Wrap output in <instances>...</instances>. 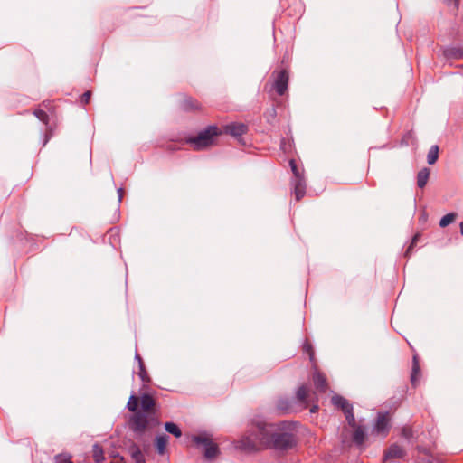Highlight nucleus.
<instances>
[{
	"mask_svg": "<svg viewBox=\"0 0 463 463\" xmlns=\"http://www.w3.org/2000/svg\"><path fill=\"white\" fill-rule=\"evenodd\" d=\"M293 445L292 434L284 432L279 425L266 423L252 425L250 433L237 442L239 449L248 451L269 448L287 449Z\"/></svg>",
	"mask_w": 463,
	"mask_h": 463,
	"instance_id": "1",
	"label": "nucleus"
},
{
	"mask_svg": "<svg viewBox=\"0 0 463 463\" xmlns=\"http://www.w3.org/2000/svg\"><path fill=\"white\" fill-rule=\"evenodd\" d=\"M128 409L134 412L129 425L136 432H143L158 423L156 402L149 394H144L140 398L131 395L128 402Z\"/></svg>",
	"mask_w": 463,
	"mask_h": 463,
	"instance_id": "2",
	"label": "nucleus"
},
{
	"mask_svg": "<svg viewBox=\"0 0 463 463\" xmlns=\"http://www.w3.org/2000/svg\"><path fill=\"white\" fill-rule=\"evenodd\" d=\"M223 132L235 137H241L247 132V126L242 123H233L224 127V129L217 126H210L196 137L186 138L185 142L194 150H202L217 143V138Z\"/></svg>",
	"mask_w": 463,
	"mask_h": 463,
	"instance_id": "3",
	"label": "nucleus"
},
{
	"mask_svg": "<svg viewBox=\"0 0 463 463\" xmlns=\"http://www.w3.org/2000/svg\"><path fill=\"white\" fill-rule=\"evenodd\" d=\"M194 441L197 444H202L205 448L204 457L208 459L214 458L218 453L219 449L215 443H213L208 435L203 434L198 435L194 438Z\"/></svg>",
	"mask_w": 463,
	"mask_h": 463,
	"instance_id": "4",
	"label": "nucleus"
},
{
	"mask_svg": "<svg viewBox=\"0 0 463 463\" xmlns=\"http://www.w3.org/2000/svg\"><path fill=\"white\" fill-rule=\"evenodd\" d=\"M332 402L334 405L340 408L344 411L346 420L348 422V425H354V416L353 414V408L348 403V402L341 396L335 395L332 397Z\"/></svg>",
	"mask_w": 463,
	"mask_h": 463,
	"instance_id": "5",
	"label": "nucleus"
},
{
	"mask_svg": "<svg viewBox=\"0 0 463 463\" xmlns=\"http://www.w3.org/2000/svg\"><path fill=\"white\" fill-rule=\"evenodd\" d=\"M312 380L318 392H326L327 390V382L326 375L321 373L317 364H313Z\"/></svg>",
	"mask_w": 463,
	"mask_h": 463,
	"instance_id": "6",
	"label": "nucleus"
},
{
	"mask_svg": "<svg viewBox=\"0 0 463 463\" xmlns=\"http://www.w3.org/2000/svg\"><path fill=\"white\" fill-rule=\"evenodd\" d=\"M390 420L391 417L388 413L378 414L374 427V431L377 435L386 436L388 434Z\"/></svg>",
	"mask_w": 463,
	"mask_h": 463,
	"instance_id": "7",
	"label": "nucleus"
},
{
	"mask_svg": "<svg viewBox=\"0 0 463 463\" xmlns=\"http://www.w3.org/2000/svg\"><path fill=\"white\" fill-rule=\"evenodd\" d=\"M288 74L285 70L279 71L275 79L274 89L279 95H283L288 89Z\"/></svg>",
	"mask_w": 463,
	"mask_h": 463,
	"instance_id": "8",
	"label": "nucleus"
},
{
	"mask_svg": "<svg viewBox=\"0 0 463 463\" xmlns=\"http://www.w3.org/2000/svg\"><path fill=\"white\" fill-rule=\"evenodd\" d=\"M405 456L404 449L399 445H392L384 453V460L400 459Z\"/></svg>",
	"mask_w": 463,
	"mask_h": 463,
	"instance_id": "9",
	"label": "nucleus"
},
{
	"mask_svg": "<svg viewBox=\"0 0 463 463\" xmlns=\"http://www.w3.org/2000/svg\"><path fill=\"white\" fill-rule=\"evenodd\" d=\"M306 194V183L303 177H298L295 181L294 194L297 201H299L304 197Z\"/></svg>",
	"mask_w": 463,
	"mask_h": 463,
	"instance_id": "10",
	"label": "nucleus"
},
{
	"mask_svg": "<svg viewBox=\"0 0 463 463\" xmlns=\"http://www.w3.org/2000/svg\"><path fill=\"white\" fill-rule=\"evenodd\" d=\"M354 430L353 439L357 445H362L365 439V433L363 427L356 425H349Z\"/></svg>",
	"mask_w": 463,
	"mask_h": 463,
	"instance_id": "11",
	"label": "nucleus"
},
{
	"mask_svg": "<svg viewBox=\"0 0 463 463\" xmlns=\"http://www.w3.org/2000/svg\"><path fill=\"white\" fill-rule=\"evenodd\" d=\"M310 394L311 392L309 388L303 385L298 388L297 397L301 402L307 404L309 402Z\"/></svg>",
	"mask_w": 463,
	"mask_h": 463,
	"instance_id": "12",
	"label": "nucleus"
},
{
	"mask_svg": "<svg viewBox=\"0 0 463 463\" xmlns=\"http://www.w3.org/2000/svg\"><path fill=\"white\" fill-rule=\"evenodd\" d=\"M429 176L430 171L427 168H424L418 173L417 184L420 188H423L426 185Z\"/></svg>",
	"mask_w": 463,
	"mask_h": 463,
	"instance_id": "13",
	"label": "nucleus"
},
{
	"mask_svg": "<svg viewBox=\"0 0 463 463\" xmlns=\"http://www.w3.org/2000/svg\"><path fill=\"white\" fill-rule=\"evenodd\" d=\"M168 445V438L165 435L159 436L156 439V446L159 454L163 455Z\"/></svg>",
	"mask_w": 463,
	"mask_h": 463,
	"instance_id": "14",
	"label": "nucleus"
},
{
	"mask_svg": "<svg viewBox=\"0 0 463 463\" xmlns=\"http://www.w3.org/2000/svg\"><path fill=\"white\" fill-rule=\"evenodd\" d=\"M165 428L167 432L173 434L176 438H179L182 436V431H181L180 428L173 422H166L165 425Z\"/></svg>",
	"mask_w": 463,
	"mask_h": 463,
	"instance_id": "15",
	"label": "nucleus"
},
{
	"mask_svg": "<svg viewBox=\"0 0 463 463\" xmlns=\"http://www.w3.org/2000/svg\"><path fill=\"white\" fill-rule=\"evenodd\" d=\"M439 157V147L438 146H433L429 150L428 156H427V161L430 165H433Z\"/></svg>",
	"mask_w": 463,
	"mask_h": 463,
	"instance_id": "16",
	"label": "nucleus"
},
{
	"mask_svg": "<svg viewBox=\"0 0 463 463\" xmlns=\"http://www.w3.org/2000/svg\"><path fill=\"white\" fill-rule=\"evenodd\" d=\"M130 450L132 458L135 460L136 463H146L144 455L137 447L133 446Z\"/></svg>",
	"mask_w": 463,
	"mask_h": 463,
	"instance_id": "17",
	"label": "nucleus"
},
{
	"mask_svg": "<svg viewBox=\"0 0 463 463\" xmlns=\"http://www.w3.org/2000/svg\"><path fill=\"white\" fill-rule=\"evenodd\" d=\"M138 359H139V373H138V374L144 383H148L150 381V379L147 374V372L145 369V365H144L141 358L138 357Z\"/></svg>",
	"mask_w": 463,
	"mask_h": 463,
	"instance_id": "18",
	"label": "nucleus"
},
{
	"mask_svg": "<svg viewBox=\"0 0 463 463\" xmlns=\"http://www.w3.org/2000/svg\"><path fill=\"white\" fill-rule=\"evenodd\" d=\"M456 214L455 213H448L445 216H443L439 222L440 227H446L451 222L455 221Z\"/></svg>",
	"mask_w": 463,
	"mask_h": 463,
	"instance_id": "19",
	"label": "nucleus"
},
{
	"mask_svg": "<svg viewBox=\"0 0 463 463\" xmlns=\"http://www.w3.org/2000/svg\"><path fill=\"white\" fill-rule=\"evenodd\" d=\"M93 457L96 462H100L103 459V451L102 449L95 445L93 449Z\"/></svg>",
	"mask_w": 463,
	"mask_h": 463,
	"instance_id": "20",
	"label": "nucleus"
},
{
	"mask_svg": "<svg viewBox=\"0 0 463 463\" xmlns=\"http://www.w3.org/2000/svg\"><path fill=\"white\" fill-rule=\"evenodd\" d=\"M304 351L309 355V358H310V361L312 363H314V364H316L315 363V353H314V350H313V347L311 345V344L309 343H305L304 345Z\"/></svg>",
	"mask_w": 463,
	"mask_h": 463,
	"instance_id": "21",
	"label": "nucleus"
},
{
	"mask_svg": "<svg viewBox=\"0 0 463 463\" xmlns=\"http://www.w3.org/2000/svg\"><path fill=\"white\" fill-rule=\"evenodd\" d=\"M34 115L42 122L47 123L49 117H48L47 113L45 111H43V109H35Z\"/></svg>",
	"mask_w": 463,
	"mask_h": 463,
	"instance_id": "22",
	"label": "nucleus"
},
{
	"mask_svg": "<svg viewBox=\"0 0 463 463\" xmlns=\"http://www.w3.org/2000/svg\"><path fill=\"white\" fill-rule=\"evenodd\" d=\"M419 364L416 361H414L413 367H412V373H411V383L412 384H416L418 374H419Z\"/></svg>",
	"mask_w": 463,
	"mask_h": 463,
	"instance_id": "23",
	"label": "nucleus"
},
{
	"mask_svg": "<svg viewBox=\"0 0 463 463\" xmlns=\"http://www.w3.org/2000/svg\"><path fill=\"white\" fill-rule=\"evenodd\" d=\"M57 463H72L71 458L66 454H61L56 457Z\"/></svg>",
	"mask_w": 463,
	"mask_h": 463,
	"instance_id": "24",
	"label": "nucleus"
},
{
	"mask_svg": "<svg viewBox=\"0 0 463 463\" xmlns=\"http://www.w3.org/2000/svg\"><path fill=\"white\" fill-rule=\"evenodd\" d=\"M412 429L411 426H404L402 429V437H404L405 439H410L412 437Z\"/></svg>",
	"mask_w": 463,
	"mask_h": 463,
	"instance_id": "25",
	"label": "nucleus"
},
{
	"mask_svg": "<svg viewBox=\"0 0 463 463\" xmlns=\"http://www.w3.org/2000/svg\"><path fill=\"white\" fill-rule=\"evenodd\" d=\"M186 107H187V109H199L201 108V105L196 100H187Z\"/></svg>",
	"mask_w": 463,
	"mask_h": 463,
	"instance_id": "26",
	"label": "nucleus"
},
{
	"mask_svg": "<svg viewBox=\"0 0 463 463\" xmlns=\"http://www.w3.org/2000/svg\"><path fill=\"white\" fill-rule=\"evenodd\" d=\"M419 239H420V235L419 234L414 235V237L412 238L411 242V244H410V246H409V248H408V250H407V251L405 253L406 256H408L410 254L411 250L417 244Z\"/></svg>",
	"mask_w": 463,
	"mask_h": 463,
	"instance_id": "27",
	"label": "nucleus"
},
{
	"mask_svg": "<svg viewBox=\"0 0 463 463\" xmlns=\"http://www.w3.org/2000/svg\"><path fill=\"white\" fill-rule=\"evenodd\" d=\"M289 164H290V166H291L292 172L294 173V175H295V176H296V180H297V179H298V177H302V176L300 175V173H299V171H298V169L297 165H296L295 161H294V160H290Z\"/></svg>",
	"mask_w": 463,
	"mask_h": 463,
	"instance_id": "28",
	"label": "nucleus"
},
{
	"mask_svg": "<svg viewBox=\"0 0 463 463\" xmlns=\"http://www.w3.org/2000/svg\"><path fill=\"white\" fill-rule=\"evenodd\" d=\"M90 97H91V92L90 91H86L81 96V102L84 103V104H88L90 99Z\"/></svg>",
	"mask_w": 463,
	"mask_h": 463,
	"instance_id": "29",
	"label": "nucleus"
},
{
	"mask_svg": "<svg viewBox=\"0 0 463 463\" xmlns=\"http://www.w3.org/2000/svg\"><path fill=\"white\" fill-rule=\"evenodd\" d=\"M111 463H125L122 457L115 456L111 461Z\"/></svg>",
	"mask_w": 463,
	"mask_h": 463,
	"instance_id": "30",
	"label": "nucleus"
},
{
	"mask_svg": "<svg viewBox=\"0 0 463 463\" xmlns=\"http://www.w3.org/2000/svg\"><path fill=\"white\" fill-rule=\"evenodd\" d=\"M317 411V406H314L313 408H311L310 411L311 412H316Z\"/></svg>",
	"mask_w": 463,
	"mask_h": 463,
	"instance_id": "31",
	"label": "nucleus"
},
{
	"mask_svg": "<svg viewBox=\"0 0 463 463\" xmlns=\"http://www.w3.org/2000/svg\"><path fill=\"white\" fill-rule=\"evenodd\" d=\"M460 231H461V233L463 234V222L460 224Z\"/></svg>",
	"mask_w": 463,
	"mask_h": 463,
	"instance_id": "32",
	"label": "nucleus"
},
{
	"mask_svg": "<svg viewBox=\"0 0 463 463\" xmlns=\"http://www.w3.org/2000/svg\"><path fill=\"white\" fill-rule=\"evenodd\" d=\"M456 2H458V0H455Z\"/></svg>",
	"mask_w": 463,
	"mask_h": 463,
	"instance_id": "33",
	"label": "nucleus"
}]
</instances>
